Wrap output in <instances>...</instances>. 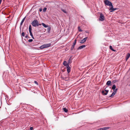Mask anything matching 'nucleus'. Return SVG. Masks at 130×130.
Wrapping results in <instances>:
<instances>
[{"instance_id": "obj_1", "label": "nucleus", "mask_w": 130, "mask_h": 130, "mask_svg": "<svg viewBox=\"0 0 130 130\" xmlns=\"http://www.w3.org/2000/svg\"><path fill=\"white\" fill-rule=\"evenodd\" d=\"M31 24L32 26L34 27L38 26L39 25H40L41 24H39L37 20H35L33 21L32 22Z\"/></svg>"}, {"instance_id": "obj_2", "label": "nucleus", "mask_w": 130, "mask_h": 130, "mask_svg": "<svg viewBox=\"0 0 130 130\" xmlns=\"http://www.w3.org/2000/svg\"><path fill=\"white\" fill-rule=\"evenodd\" d=\"M51 45L50 43L44 44L41 46L40 48L41 49H43L50 46Z\"/></svg>"}, {"instance_id": "obj_3", "label": "nucleus", "mask_w": 130, "mask_h": 130, "mask_svg": "<svg viewBox=\"0 0 130 130\" xmlns=\"http://www.w3.org/2000/svg\"><path fill=\"white\" fill-rule=\"evenodd\" d=\"M105 4L107 6H110V5H112V3L110 1L108 0H106L104 1Z\"/></svg>"}, {"instance_id": "obj_4", "label": "nucleus", "mask_w": 130, "mask_h": 130, "mask_svg": "<svg viewBox=\"0 0 130 130\" xmlns=\"http://www.w3.org/2000/svg\"><path fill=\"white\" fill-rule=\"evenodd\" d=\"M32 27L31 25H30L29 27V31L30 35L31 36L32 38L34 39V38L31 32Z\"/></svg>"}, {"instance_id": "obj_5", "label": "nucleus", "mask_w": 130, "mask_h": 130, "mask_svg": "<svg viewBox=\"0 0 130 130\" xmlns=\"http://www.w3.org/2000/svg\"><path fill=\"white\" fill-rule=\"evenodd\" d=\"M107 88V87L105 88V91L103 90L102 91V93L103 95H106L109 92V90L106 89Z\"/></svg>"}, {"instance_id": "obj_6", "label": "nucleus", "mask_w": 130, "mask_h": 130, "mask_svg": "<svg viewBox=\"0 0 130 130\" xmlns=\"http://www.w3.org/2000/svg\"><path fill=\"white\" fill-rule=\"evenodd\" d=\"M104 20V15L102 13H101L100 14L99 20L101 21H103Z\"/></svg>"}, {"instance_id": "obj_7", "label": "nucleus", "mask_w": 130, "mask_h": 130, "mask_svg": "<svg viewBox=\"0 0 130 130\" xmlns=\"http://www.w3.org/2000/svg\"><path fill=\"white\" fill-rule=\"evenodd\" d=\"M88 39L87 37H86L84 38L82 40H81L80 41V43H83L85 42Z\"/></svg>"}, {"instance_id": "obj_8", "label": "nucleus", "mask_w": 130, "mask_h": 130, "mask_svg": "<svg viewBox=\"0 0 130 130\" xmlns=\"http://www.w3.org/2000/svg\"><path fill=\"white\" fill-rule=\"evenodd\" d=\"M63 64L66 67L67 66H69V64L66 61H64L63 63Z\"/></svg>"}, {"instance_id": "obj_9", "label": "nucleus", "mask_w": 130, "mask_h": 130, "mask_svg": "<svg viewBox=\"0 0 130 130\" xmlns=\"http://www.w3.org/2000/svg\"><path fill=\"white\" fill-rule=\"evenodd\" d=\"M66 67L67 72L68 73H69L70 71V68L69 66H68Z\"/></svg>"}, {"instance_id": "obj_10", "label": "nucleus", "mask_w": 130, "mask_h": 130, "mask_svg": "<svg viewBox=\"0 0 130 130\" xmlns=\"http://www.w3.org/2000/svg\"><path fill=\"white\" fill-rule=\"evenodd\" d=\"M130 56V53H128L126 57V60H127L129 58V57Z\"/></svg>"}, {"instance_id": "obj_11", "label": "nucleus", "mask_w": 130, "mask_h": 130, "mask_svg": "<svg viewBox=\"0 0 130 130\" xmlns=\"http://www.w3.org/2000/svg\"><path fill=\"white\" fill-rule=\"evenodd\" d=\"M111 82L110 80L108 81L106 83V85L108 86H110L111 85Z\"/></svg>"}, {"instance_id": "obj_12", "label": "nucleus", "mask_w": 130, "mask_h": 130, "mask_svg": "<svg viewBox=\"0 0 130 130\" xmlns=\"http://www.w3.org/2000/svg\"><path fill=\"white\" fill-rule=\"evenodd\" d=\"M86 46L85 45H83L79 47L78 48V49H81L85 47Z\"/></svg>"}, {"instance_id": "obj_13", "label": "nucleus", "mask_w": 130, "mask_h": 130, "mask_svg": "<svg viewBox=\"0 0 130 130\" xmlns=\"http://www.w3.org/2000/svg\"><path fill=\"white\" fill-rule=\"evenodd\" d=\"M25 18H26V17H24V18L22 20L21 22V23H20V25L21 26L23 24V22H24L25 20Z\"/></svg>"}, {"instance_id": "obj_14", "label": "nucleus", "mask_w": 130, "mask_h": 130, "mask_svg": "<svg viewBox=\"0 0 130 130\" xmlns=\"http://www.w3.org/2000/svg\"><path fill=\"white\" fill-rule=\"evenodd\" d=\"M110 7H111L109 8V10H111V11L113 10V6L112 5H112H110Z\"/></svg>"}, {"instance_id": "obj_15", "label": "nucleus", "mask_w": 130, "mask_h": 130, "mask_svg": "<svg viewBox=\"0 0 130 130\" xmlns=\"http://www.w3.org/2000/svg\"><path fill=\"white\" fill-rule=\"evenodd\" d=\"M42 25H43V26L44 27H48V26L46 24H44L43 23H42Z\"/></svg>"}, {"instance_id": "obj_16", "label": "nucleus", "mask_w": 130, "mask_h": 130, "mask_svg": "<svg viewBox=\"0 0 130 130\" xmlns=\"http://www.w3.org/2000/svg\"><path fill=\"white\" fill-rule=\"evenodd\" d=\"M109 48H110V50H112V51H114V52H115V50H114L112 46H111V45H110V46H109Z\"/></svg>"}, {"instance_id": "obj_17", "label": "nucleus", "mask_w": 130, "mask_h": 130, "mask_svg": "<svg viewBox=\"0 0 130 130\" xmlns=\"http://www.w3.org/2000/svg\"><path fill=\"white\" fill-rule=\"evenodd\" d=\"M115 93L114 92H113L111 94L110 96H109V97H112L113 96H114L115 94Z\"/></svg>"}, {"instance_id": "obj_18", "label": "nucleus", "mask_w": 130, "mask_h": 130, "mask_svg": "<svg viewBox=\"0 0 130 130\" xmlns=\"http://www.w3.org/2000/svg\"><path fill=\"white\" fill-rule=\"evenodd\" d=\"M109 127H106L103 128V130H106L109 129Z\"/></svg>"}, {"instance_id": "obj_19", "label": "nucleus", "mask_w": 130, "mask_h": 130, "mask_svg": "<svg viewBox=\"0 0 130 130\" xmlns=\"http://www.w3.org/2000/svg\"><path fill=\"white\" fill-rule=\"evenodd\" d=\"M63 110L66 112H68V110L65 108H63Z\"/></svg>"}, {"instance_id": "obj_20", "label": "nucleus", "mask_w": 130, "mask_h": 130, "mask_svg": "<svg viewBox=\"0 0 130 130\" xmlns=\"http://www.w3.org/2000/svg\"><path fill=\"white\" fill-rule=\"evenodd\" d=\"M47 31L48 32H49L51 30V27H47Z\"/></svg>"}, {"instance_id": "obj_21", "label": "nucleus", "mask_w": 130, "mask_h": 130, "mask_svg": "<svg viewBox=\"0 0 130 130\" xmlns=\"http://www.w3.org/2000/svg\"><path fill=\"white\" fill-rule=\"evenodd\" d=\"M116 86L115 85H113L112 87V90L115 89L116 88Z\"/></svg>"}, {"instance_id": "obj_22", "label": "nucleus", "mask_w": 130, "mask_h": 130, "mask_svg": "<svg viewBox=\"0 0 130 130\" xmlns=\"http://www.w3.org/2000/svg\"><path fill=\"white\" fill-rule=\"evenodd\" d=\"M61 10L64 13H67V11H66V10H64V9H61Z\"/></svg>"}, {"instance_id": "obj_23", "label": "nucleus", "mask_w": 130, "mask_h": 130, "mask_svg": "<svg viewBox=\"0 0 130 130\" xmlns=\"http://www.w3.org/2000/svg\"><path fill=\"white\" fill-rule=\"evenodd\" d=\"M76 40L75 39V40L74 41V42H73V44L72 45H73V46H74L75 45V44H76Z\"/></svg>"}, {"instance_id": "obj_24", "label": "nucleus", "mask_w": 130, "mask_h": 130, "mask_svg": "<svg viewBox=\"0 0 130 130\" xmlns=\"http://www.w3.org/2000/svg\"><path fill=\"white\" fill-rule=\"evenodd\" d=\"M74 46L72 45L71 48V50L72 51L74 48Z\"/></svg>"}, {"instance_id": "obj_25", "label": "nucleus", "mask_w": 130, "mask_h": 130, "mask_svg": "<svg viewBox=\"0 0 130 130\" xmlns=\"http://www.w3.org/2000/svg\"><path fill=\"white\" fill-rule=\"evenodd\" d=\"M117 9L116 8H113V10L110 11V12H113V11L116 10Z\"/></svg>"}, {"instance_id": "obj_26", "label": "nucleus", "mask_w": 130, "mask_h": 130, "mask_svg": "<svg viewBox=\"0 0 130 130\" xmlns=\"http://www.w3.org/2000/svg\"><path fill=\"white\" fill-rule=\"evenodd\" d=\"M47 9V8H44L43 9V12H45Z\"/></svg>"}, {"instance_id": "obj_27", "label": "nucleus", "mask_w": 130, "mask_h": 130, "mask_svg": "<svg viewBox=\"0 0 130 130\" xmlns=\"http://www.w3.org/2000/svg\"><path fill=\"white\" fill-rule=\"evenodd\" d=\"M118 90V89L117 88L116 89H114V92H114L115 93H116V92Z\"/></svg>"}, {"instance_id": "obj_28", "label": "nucleus", "mask_w": 130, "mask_h": 130, "mask_svg": "<svg viewBox=\"0 0 130 130\" xmlns=\"http://www.w3.org/2000/svg\"><path fill=\"white\" fill-rule=\"evenodd\" d=\"M33 40L32 39H29L28 40V41L29 42H31Z\"/></svg>"}, {"instance_id": "obj_29", "label": "nucleus", "mask_w": 130, "mask_h": 130, "mask_svg": "<svg viewBox=\"0 0 130 130\" xmlns=\"http://www.w3.org/2000/svg\"><path fill=\"white\" fill-rule=\"evenodd\" d=\"M22 35L23 36H24L25 34H24V32H22Z\"/></svg>"}, {"instance_id": "obj_30", "label": "nucleus", "mask_w": 130, "mask_h": 130, "mask_svg": "<svg viewBox=\"0 0 130 130\" xmlns=\"http://www.w3.org/2000/svg\"><path fill=\"white\" fill-rule=\"evenodd\" d=\"M70 61H71L70 59H69L68 60V62H67L69 64L70 62Z\"/></svg>"}, {"instance_id": "obj_31", "label": "nucleus", "mask_w": 130, "mask_h": 130, "mask_svg": "<svg viewBox=\"0 0 130 130\" xmlns=\"http://www.w3.org/2000/svg\"><path fill=\"white\" fill-rule=\"evenodd\" d=\"M117 82V80H113V82L114 83H116V82Z\"/></svg>"}, {"instance_id": "obj_32", "label": "nucleus", "mask_w": 130, "mask_h": 130, "mask_svg": "<svg viewBox=\"0 0 130 130\" xmlns=\"http://www.w3.org/2000/svg\"><path fill=\"white\" fill-rule=\"evenodd\" d=\"M39 10L40 12L42 10V8H39Z\"/></svg>"}, {"instance_id": "obj_33", "label": "nucleus", "mask_w": 130, "mask_h": 130, "mask_svg": "<svg viewBox=\"0 0 130 130\" xmlns=\"http://www.w3.org/2000/svg\"><path fill=\"white\" fill-rule=\"evenodd\" d=\"M78 30H79V31H82V30L81 29H79V27H78Z\"/></svg>"}, {"instance_id": "obj_34", "label": "nucleus", "mask_w": 130, "mask_h": 130, "mask_svg": "<svg viewBox=\"0 0 130 130\" xmlns=\"http://www.w3.org/2000/svg\"><path fill=\"white\" fill-rule=\"evenodd\" d=\"M34 83L35 84H37V85L38 84V83L37 81H35Z\"/></svg>"}, {"instance_id": "obj_35", "label": "nucleus", "mask_w": 130, "mask_h": 130, "mask_svg": "<svg viewBox=\"0 0 130 130\" xmlns=\"http://www.w3.org/2000/svg\"><path fill=\"white\" fill-rule=\"evenodd\" d=\"M30 130H32L33 129V127H30Z\"/></svg>"}, {"instance_id": "obj_36", "label": "nucleus", "mask_w": 130, "mask_h": 130, "mask_svg": "<svg viewBox=\"0 0 130 130\" xmlns=\"http://www.w3.org/2000/svg\"><path fill=\"white\" fill-rule=\"evenodd\" d=\"M98 130H103V128H99Z\"/></svg>"}, {"instance_id": "obj_37", "label": "nucleus", "mask_w": 130, "mask_h": 130, "mask_svg": "<svg viewBox=\"0 0 130 130\" xmlns=\"http://www.w3.org/2000/svg\"><path fill=\"white\" fill-rule=\"evenodd\" d=\"M28 36H27V35H26V36H25V38H28Z\"/></svg>"}]
</instances>
